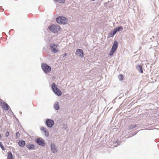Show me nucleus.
I'll list each match as a JSON object with an SVG mask.
<instances>
[{
  "label": "nucleus",
  "instance_id": "obj_1",
  "mask_svg": "<svg viewBox=\"0 0 159 159\" xmlns=\"http://www.w3.org/2000/svg\"><path fill=\"white\" fill-rule=\"evenodd\" d=\"M118 45V43L116 41L114 42L113 45L112 46V48L110 52L109 55L112 56L113 55L114 53L117 49Z\"/></svg>",
  "mask_w": 159,
  "mask_h": 159
},
{
  "label": "nucleus",
  "instance_id": "obj_2",
  "mask_svg": "<svg viewBox=\"0 0 159 159\" xmlns=\"http://www.w3.org/2000/svg\"><path fill=\"white\" fill-rule=\"evenodd\" d=\"M52 88L53 92L58 96H60L61 95V91L57 88L55 83H53L52 85Z\"/></svg>",
  "mask_w": 159,
  "mask_h": 159
},
{
  "label": "nucleus",
  "instance_id": "obj_3",
  "mask_svg": "<svg viewBox=\"0 0 159 159\" xmlns=\"http://www.w3.org/2000/svg\"><path fill=\"white\" fill-rule=\"evenodd\" d=\"M49 30L54 33H57L60 30V27L58 25H52L49 27Z\"/></svg>",
  "mask_w": 159,
  "mask_h": 159
},
{
  "label": "nucleus",
  "instance_id": "obj_4",
  "mask_svg": "<svg viewBox=\"0 0 159 159\" xmlns=\"http://www.w3.org/2000/svg\"><path fill=\"white\" fill-rule=\"evenodd\" d=\"M56 20L57 23L64 25L66 24L67 22V20L66 18L63 16L58 17L56 19Z\"/></svg>",
  "mask_w": 159,
  "mask_h": 159
},
{
  "label": "nucleus",
  "instance_id": "obj_5",
  "mask_svg": "<svg viewBox=\"0 0 159 159\" xmlns=\"http://www.w3.org/2000/svg\"><path fill=\"white\" fill-rule=\"evenodd\" d=\"M41 66L43 71L45 73L49 72L51 70V67L45 63L42 64Z\"/></svg>",
  "mask_w": 159,
  "mask_h": 159
},
{
  "label": "nucleus",
  "instance_id": "obj_6",
  "mask_svg": "<svg viewBox=\"0 0 159 159\" xmlns=\"http://www.w3.org/2000/svg\"><path fill=\"white\" fill-rule=\"evenodd\" d=\"M54 124V121L52 119H47L46 121V126L49 128H51L52 127Z\"/></svg>",
  "mask_w": 159,
  "mask_h": 159
},
{
  "label": "nucleus",
  "instance_id": "obj_7",
  "mask_svg": "<svg viewBox=\"0 0 159 159\" xmlns=\"http://www.w3.org/2000/svg\"><path fill=\"white\" fill-rule=\"evenodd\" d=\"M58 46V44H55L53 43L50 45V48L52 52L56 53L58 52V49H57Z\"/></svg>",
  "mask_w": 159,
  "mask_h": 159
},
{
  "label": "nucleus",
  "instance_id": "obj_8",
  "mask_svg": "<svg viewBox=\"0 0 159 159\" xmlns=\"http://www.w3.org/2000/svg\"><path fill=\"white\" fill-rule=\"evenodd\" d=\"M35 141L39 145L43 146L45 144L44 141L42 139L37 138L35 139Z\"/></svg>",
  "mask_w": 159,
  "mask_h": 159
},
{
  "label": "nucleus",
  "instance_id": "obj_9",
  "mask_svg": "<svg viewBox=\"0 0 159 159\" xmlns=\"http://www.w3.org/2000/svg\"><path fill=\"white\" fill-rule=\"evenodd\" d=\"M76 54L79 57H82L84 56V52L81 49H78L76 50Z\"/></svg>",
  "mask_w": 159,
  "mask_h": 159
},
{
  "label": "nucleus",
  "instance_id": "obj_10",
  "mask_svg": "<svg viewBox=\"0 0 159 159\" xmlns=\"http://www.w3.org/2000/svg\"><path fill=\"white\" fill-rule=\"evenodd\" d=\"M50 147L51 150L53 153H55L57 152V149L55 146V144L52 143Z\"/></svg>",
  "mask_w": 159,
  "mask_h": 159
},
{
  "label": "nucleus",
  "instance_id": "obj_11",
  "mask_svg": "<svg viewBox=\"0 0 159 159\" xmlns=\"http://www.w3.org/2000/svg\"><path fill=\"white\" fill-rule=\"evenodd\" d=\"M2 107L4 110L7 111L9 109V107L7 103L4 102L2 105Z\"/></svg>",
  "mask_w": 159,
  "mask_h": 159
},
{
  "label": "nucleus",
  "instance_id": "obj_12",
  "mask_svg": "<svg viewBox=\"0 0 159 159\" xmlns=\"http://www.w3.org/2000/svg\"><path fill=\"white\" fill-rule=\"evenodd\" d=\"M40 130L44 132L46 136L48 137L49 136L48 131L46 128L42 127L40 128Z\"/></svg>",
  "mask_w": 159,
  "mask_h": 159
},
{
  "label": "nucleus",
  "instance_id": "obj_13",
  "mask_svg": "<svg viewBox=\"0 0 159 159\" xmlns=\"http://www.w3.org/2000/svg\"><path fill=\"white\" fill-rule=\"evenodd\" d=\"M136 69L141 73H143L142 66L140 65H137L136 66Z\"/></svg>",
  "mask_w": 159,
  "mask_h": 159
},
{
  "label": "nucleus",
  "instance_id": "obj_14",
  "mask_svg": "<svg viewBox=\"0 0 159 159\" xmlns=\"http://www.w3.org/2000/svg\"><path fill=\"white\" fill-rule=\"evenodd\" d=\"M19 145L21 147H24L25 144V141L21 140L19 141L18 142Z\"/></svg>",
  "mask_w": 159,
  "mask_h": 159
},
{
  "label": "nucleus",
  "instance_id": "obj_15",
  "mask_svg": "<svg viewBox=\"0 0 159 159\" xmlns=\"http://www.w3.org/2000/svg\"><path fill=\"white\" fill-rule=\"evenodd\" d=\"M123 28L121 26L117 27L113 29L114 30L115 32L116 33L117 32L120 31L122 30Z\"/></svg>",
  "mask_w": 159,
  "mask_h": 159
},
{
  "label": "nucleus",
  "instance_id": "obj_16",
  "mask_svg": "<svg viewBox=\"0 0 159 159\" xmlns=\"http://www.w3.org/2000/svg\"><path fill=\"white\" fill-rule=\"evenodd\" d=\"M26 147L29 150H33L35 147L34 145L32 144H29L26 145Z\"/></svg>",
  "mask_w": 159,
  "mask_h": 159
},
{
  "label": "nucleus",
  "instance_id": "obj_17",
  "mask_svg": "<svg viewBox=\"0 0 159 159\" xmlns=\"http://www.w3.org/2000/svg\"><path fill=\"white\" fill-rule=\"evenodd\" d=\"M7 154V159H14L12 154L11 152H8Z\"/></svg>",
  "mask_w": 159,
  "mask_h": 159
},
{
  "label": "nucleus",
  "instance_id": "obj_18",
  "mask_svg": "<svg viewBox=\"0 0 159 159\" xmlns=\"http://www.w3.org/2000/svg\"><path fill=\"white\" fill-rule=\"evenodd\" d=\"M58 104L59 103L58 102H56L54 104V108L57 110H58L59 109V106Z\"/></svg>",
  "mask_w": 159,
  "mask_h": 159
},
{
  "label": "nucleus",
  "instance_id": "obj_19",
  "mask_svg": "<svg viewBox=\"0 0 159 159\" xmlns=\"http://www.w3.org/2000/svg\"><path fill=\"white\" fill-rule=\"evenodd\" d=\"M116 34V33L114 30H113L108 34V37L110 38L111 37H113Z\"/></svg>",
  "mask_w": 159,
  "mask_h": 159
},
{
  "label": "nucleus",
  "instance_id": "obj_20",
  "mask_svg": "<svg viewBox=\"0 0 159 159\" xmlns=\"http://www.w3.org/2000/svg\"><path fill=\"white\" fill-rule=\"evenodd\" d=\"M137 126L136 125L132 124L130 125L129 127V130H130L133 129L135 128Z\"/></svg>",
  "mask_w": 159,
  "mask_h": 159
},
{
  "label": "nucleus",
  "instance_id": "obj_21",
  "mask_svg": "<svg viewBox=\"0 0 159 159\" xmlns=\"http://www.w3.org/2000/svg\"><path fill=\"white\" fill-rule=\"evenodd\" d=\"M118 78L119 80L120 81H121L123 80L124 77H123V75H122L120 74L118 76Z\"/></svg>",
  "mask_w": 159,
  "mask_h": 159
},
{
  "label": "nucleus",
  "instance_id": "obj_22",
  "mask_svg": "<svg viewBox=\"0 0 159 159\" xmlns=\"http://www.w3.org/2000/svg\"><path fill=\"white\" fill-rule=\"evenodd\" d=\"M0 147L2 150L4 151L5 150L2 142H0Z\"/></svg>",
  "mask_w": 159,
  "mask_h": 159
},
{
  "label": "nucleus",
  "instance_id": "obj_23",
  "mask_svg": "<svg viewBox=\"0 0 159 159\" xmlns=\"http://www.w3.org/2000/svg\"><path fill=\"white\" fill-rule=\"evenodd\" d=\"M56 1L59 3H64L65 0H55Z\"/></svg>",
  "mask_w": 159,
  "mask_h": 159
},
{
  "label": "nucleus",
  "instance_id": "obj_24",
  "mask_svg": "<svg viewBox=\"0 0 159 159\" xmlns=\"http://www.w3.org/2000/svg\"><path fill=\"white\" fill-rule=\"evenodd\" d=\"M20 133L18 132L16 134V137H19L20 136Z\"/></svg>",
  "mask_w": 159,
  "mask_h": 159
},
{
  "label": "nucleus",
  "instance_id": "obj_25",
  "mask_svg": "<svg viewBox=\"0 0 159 159\" xmlns=\"http://www.w3.org/2000/svg\"><path fill=\"white\" fill-rule=\"evenodd\" d=\"M9 135V132L8 131H7L5 134V136L6 137H7Z\"/></svg>",
  "mask_w": 159,
  "mask_h": 159
},
{
  "label": "nucleus",
  "instance_id": "obj_26",
  "mask_svg": "<svg viewBox=\"0 0 159 159\" xmlns=\"http://www.w3.org/2000/svg\"><path fill=\"white\" fill-rule=\"evenodd\" d=\"M4 11V9L2 8V7H0V11L2 12Z\"/></svg>",
  "mask_w": 159,
  "mask_h": 159
},
{
  "label": "nucleus",
  "instance_id": "obj_27",
  "mask_svg": "<svg viewBox=\"0 0 159 159\" xmlns=\"http://www.w3.org/2000/svg\"><path fill=\"white\" fill-rule=\"evenodd\" d=\"M66 56V53H65V56H63V57H65V56Z\"/></svg>",
  "mask_w": 159,
  "mask_h": 159
},
{
  "label": "nucleus",
  "instance_id": "obj_28",
  "mask_svg": "<svg viewBox=\"0 0 159 159\" xmlns=\"http://www.w3.org/2000/svg\"><path fill=\"white\" fill-rule=\"evenodd\" d=\"M12 30H12H12H10V31H9V33H10L11 31H12Z\"/></svg>",
  "mask_w": 159,
  "mask_h": 159
}]
</instances>
